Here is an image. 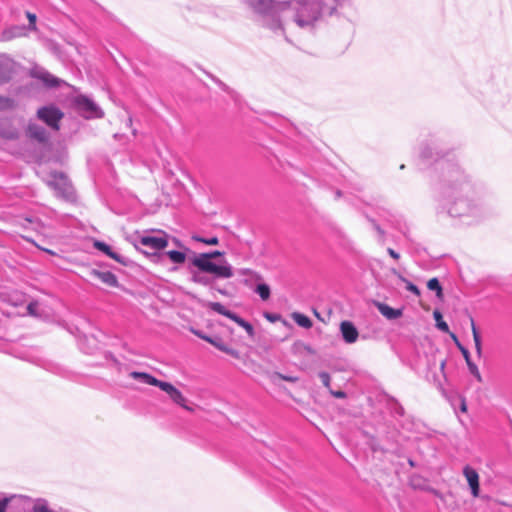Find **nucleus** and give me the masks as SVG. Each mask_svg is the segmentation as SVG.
<instances>
[{
  "label": "nucleus",
  "instance_id": "52",
  "mask_svg": "<svg viewBox=\"0 0 512 512\" xmlns=\"http://www.w3.org/2000/svg\"><path fill=\"white\" fill-rule=\"evenodd\" d=\"M340 196H341V191H337V192H336V197L338 198V197H340Z\"/></svg>",
  "mask_w": 512,
  "mask_h": 512
},
{
  "label": "nucleus",
  "instance_id": "19",
  "mask_svg": "<svg viewBox=\"0 0 512 512\" xmlns=\"http://www.w3.org/2000/svg\"><path fill=\"white\" fill-rule=\"evenodd\" d=\"M199 269L198 271H191V281L203 286H209L212 283V278L203 274Z\"/></svg>",
  "mask_w": 512,
  "mask_h": 512
},
{
  "label": "nucleus",
  "instance_id": "32",
  "mask_svg": "<svg viewBox=\"0 0 512 512\" xmlns=\"http://www.w3.org/2000/svg\"><path fill=\"white\" fill-rule=\"evenodd\" d=\"M0 136L4 139L13 140L18 138V131L14 128H9L7 130H1Z\"/></svg>",
  "mask_w": 512,
  "mask_h": 512
},
{
  "label": "nucleus",
  "instance_id": "4",
  "mask_svg": "<svg viewBox=\"0 0 512 512\" xmlns=\"http://www.w3.org/2000/svg\"><path fill=\"white\" fill-rule=\"evenodd\" d=\"M158 233L159 236L149 233L140 235L133 243L137 250L143 252L153 262H160L163 259L164 254L159 253V251L168 246V235L163 231Z\"/></svg>",
  "mask_w": 512,
  "mask_h": 512
},
{
  "label": "nucleus",
  "instance_id": "44",
  "mask_svg": "<svg viewBox=\"0 0 512 512\" xmlns=\"http://www.w3.org/2000/svg\"><path fill=\"white\" fill-rule=\"evenodd\" d=\"M388 254L395 260H398L400 258L399 253H397L394 249L388 248L387 249Z\"/></svg>",
  "mask_w": 512,
  "mask_h": 512
},
{
  "label": "nucleus",
  "instance_id": "21",
  "mask_svg": "<svg viewBox=\"0 0 512 512\" xmlns=\"http://www.w3.org/2000/svg\"><path fill=\"white\" fill-rule=\"evenodd\" d=\"M167 256L174 264H183L186 260V254L181 251L171 250L163 253Z\"/></svg>",
  "mask_w": 512,
  "mask_h": 512
},
{
  "label": "nucleus",
  "instance_id": "41",
  "mask_svg": "<svg viewBox=\"0 0 512 512\" xmlns=\"http://www.w3.org/2000/svg\"><path fill=\"white\" fill-rule=\"evenodd\" d=\"M455 345L457 346V348L460 350L461 354L463 355L464 358H467L468 354L470 353L468 351V349L466 347H464L460 341L455 343Z\"/></svg>",
  "mask_w": 512,
  "mask_h": 512
},
{
  "label": "nucleus",
  "instance_id": "9",
  "mask_svg": "<svg viewBox=\"0 0 512 512\" xmlns=\"http://www.w3.org/2000/svg\"><path fill=\"white\" fill-rule=\"evenodd\" d=\"M162 391L166 392L170 399L177 405L181 406L187 411H192V408L186 404L187 399L184 397L182 392L178 390L175 386H173L169 382L162 381L160 386L158 387Z\"/></svg>",
  "mask_w": 512,
  "mask_h": 512
},
{
  "label": "nucleus",
  "instance_id": "16",
  "mask_svg": "<svg viewBox=\"0 0 512 512\" xmlns=\"http://www.w3.org/2000/svg\"><path fill=\"white\" fill-rule=\"evenodd\" d=\"M129 376L135 380L141 381L145 384L152 385L159 387L161 384V380H158L154 376L146 373V372H138V371H132Z\"/></svg>",
  "mask_w": 512,
  "mask_h": 512
},
{
  "label": "nucleus",
  "instance_id": "30",
  "mask_svg": "<svg viewBox=\"0 0 512 512\" xmlns=\"http://www.w3.org/2000/svg\"><path fill=\"white\" fill-rule=\"evenodd\" d=\"M192 239L196 242H201V243H204L206 245H217L219 243V239L215 236L213 237H209V238H205V237H201L199 235H193L192 236Z\"/></svg>",
  "mask_w": 512,
  "mask_h": 512
},
{
  "label": "nucleus",
  "instance_id": "1",
  "mask_svg": "<svg viewBox=\"0 0 512 512\" xmlns=\"http://www.w3.org/2000/svg\"><path fill=\"white\" fill-rule=\"evenodd\" d=\"M259 24L276 35L285 36L288 27L312 28L325 16L352 6L353 0H243Z\"/></svg>",
  "mask_w": 512,
  "mask_h": 512
},
{
  "label": "nucleus",
  "instance_id": "25",
  "mask_svg": "<svg viewBox=\"0 0 512 512\" xmlns=\"http://www.w3.org/2000/svg\"><path fill=\"white\" fill-rule=\"evenodd\" d=\"M26 498L24 495L12 494L10 496L0 498V512H6L7 506L14 500H20Z\"/></svg>",
  "mask_w": 512,
  "mask_h": 512
},
{
  "label": "nucleus",
  "instance_id": "27",
  "mask_svg": "<svg viewBox=\"0 0 512 512\" xmlns=\"http://www.w3.org/2000/svg\"><path fill=\"white\" fill-rule=\"evenodd\" d=\"M433 316L436 320V327L444 333H449V326L445 321H443L442 314L438 310H435Z\"/></svg>",
  "mask_w": 512,
  "mask_h": 512
},
{
  "label": "nucleus",
  "instance_id": "11",
  "mask_svg": "<svg viewBox=\"0 0 512 512\" xmlns=\"http://www.w3.org/2000/svg\"><path fill=\"white\" fill-rule=\"evenodd\" d=\"M463 474L469 484L471 489V493L474 497L479 495V475L477 471L470 466H465L463 469Z\"/></svg>",
  "mask_w": 512,
  "mask_h": 512
},
{
  "label": "nucleus",
  "instance_id": "28",
  "mask_svg": "<svg viewBox=\"0 0 512 512\" xmlns=\"http://www.w3.org/2000/svg\"><path fill=\"white\" fill-rule=\"evenodd\" d=\"M255 292L260 296L262 300H267L270 297V287L265 283H259L256 286Z\"/></svg>",
  "mask_w": 512,
  "mask_h": 512
},
{
  "label": "nucleus",
  "instance_id": "20",
  "mask_svg": "<svg viewBox=\"0 0 512 512\" xmlns=\"http://www.w3.org/2000/svg\"><path fill=\"white\" fill-rule=\"evenodd\" d=\"M470 322H471V330H472V334H473V340H474V344H475V350H476L478 356H480L482 353L481 337H480L478 329L475 325L474 319L470 318Z\"/></svg>",
  "mask_w": 512,
  "mask_h": 512
},
{
  "label": "nucleus",
  "instance_id": "46",
  "mask_svg": "<svg viewBox=\"0 0 512 512\" xmlns=\"http://www.w3.org/2000/svg\"><path fill=\"white\" fill-rule=\"evenodd\" d=\"M373 225H374V228L376 229V231L381 235L383 236L384 235V231L380 228V226L378 224H376L374 221H373Z\"/></svg>",
  "mask_w": 512,
  "mask_h": 512
},
{
  "label": "nucleus",
  "instance_id": "49",
  "mask_svg": "<svg viewBox=\"0 0 512 512\" xmlns=\"http://www.w3.org/2000/svg\"><path fill=\"white\" fill-rule=\"evenodd\" d=\"M205 341H207L208 343L212 344V342H214V341H215V338H212V337H210V336H207V337L205 338Z\"/></svg>",
  "mask_w": 512,
  "mask_h": 512
},
{
  "label": "nucleus",
  "instance_id": "18",
  "mask_svg": "<svg viewBox=\"0 0 512 512\" xmlns=\"http://www.w3.org/2000/svg\"><path fill=\"white\" fill-rule=\"evenodd\" d=\"M94 246L96 249L103 252L108 257L116 260L117 262H122V260L120 259V256L117 253L113 252L111 247L108 244H106L105 242L96 241L94 243Z\"/></svg>",
  "mask_w": 512,
  "mask_h": 512
},
{
  "label": "nucleus",
  "instance_id": "14",
  "mask_svg": "<svg viewBox=\"0 0 512 512\" xmlns=\"http://www.w3.org/2000/svg\"><path fill=\"white\" fill-rule=\"evenodd\" d=\"M29 137L39 141L46 142L48 140V134L45 128L37 124H29L27 128Z\"/></svg>",
  "mask_w": 512,
  "mask_h": 512
},
{
  "label": "nucleus",
  "instance_id": "56",
  "mask_svg": "<svg viewBox=\"0 0 512 512\" xmlns=\"http://www.w3.org/2000/svg\"><path fill=\"white\" fill-rule=\"evenodd\" d=\"M221 86L223 87V89H224V90L226 89L225 84H222V83H221Z\"/></svg>",
  "mask_w": 512,
  "mask_h": 512
},
{
  "label": "nucleus",
  "instance_id": "38",
  "mask_svg": "<svg viewBox=\"0 0 512 512\" xmlns=\"http://www.w3.org/2000/svg\"><path fill=\"white\" fill-rule=\"evenodd\" d=\"M37 308H38V303L31 302L27 306V311L30 315H37Z\"/></svg>",
  "mask_w": 512,
  "mask_h": 512
},
{
  "label": "nucleus",
  "instance_id": "43",
  "mask_svg": "<svg viewBox=\"0 0 512 512\" xmlns=\"http://www.w3.org/2000/svg\"><path fill=\"white\" fill-rule=\"evenodd\" d=\"M278 377L285 380V381H289V382H296L298 380L297 377H293V376H285V375H282V374H278Z\"/></svg>",
  "mask_w": 512,
  "mask_h": 512
},
{
  "label": "nucleus",
  "instance_id": "31",
  "mask_svg": "<svg viewBox=\"0 0 512 512\" xmlns=\"http://www.w3.org/2000/svg\"><path fill=\"white\" fill-rule=\"evenodd\" d=\"M15 107V101L9 97L0 96V110H10Z\"/></svg>",
  "mask_w": 512,
  "mask_h": 512
},
{
  "label": "nucleus",
  "instance_id": "45",
  "mask_svg": "<svg viewBox=\"0 0 512 512\" xmlns=\"http://www.w3.org/2000/svg\"><path fill=\"white\" fill-rule=\"evenodd\" d=\"M265 318L268 319L269 321L271 322H275L276 320L279 319V316L276 315V314H270V313H266L265 314Z\"/></svg>",
  "mask_w": 512,
  "mask_h": 512
},
{
  "label": "nucleus",
  "instance_id": "22",
  "mask_svg": "<svg viewBox=\"0 0 512 512\" xmlns=\"http://www.w3.org/2000/svg\"><path fill=\"white\" fill-rule=\"evenodd\" d=\"M10 78V62L0 58V83L8 81Z\"/></svg>",
  "mask_w": 512,
  "mask_h": 512
},
{
  "label": "nucleus",
  "instance_id": "39",
  "mask_svg": "<svg viewBox=\"0 0 512 512\" xmlns=\"http://www.w3.org/2000/svg\"><path fill=\"white\" fill-rule=\"evenodd\" d=\"M422 156L426 159H434V155L433 153L430 151V149H425L423 152H422ZM439 157V153L437 152L436 153V157H435V160H437Z\"/></svg>",
  "mask_w": 512,
  "mask_h": 512
},
{
  "label": "nucleus",
  "instance_id": "17",
  "mask_svg": "<svg viewBox=\"0 0 512 512\" xmlns=\"http://www.w3.org/2000/svg\"><path fill=\"white\" fill-rule=\"evenodd\" d=\"M24 35V27L13 26L4 30L1 34L0 40L9 41L13 38L21 37Z\"/></svg>",
  "mask_w": 512,
  "mask_h": 512
},
{
  "label": "nucleus",
  "instance_id": "7",
  "mask_svg": "<svg viewBox=\"0 0 512 512\" xmlns=\"http://www.w3.org/2000/svg\"><path fill=\"white\" fill-rule=\"evenodd\" d=\"M207 306L213 310L214 312H217L218 314H221L223 316H226L227 318L231 319L235 323H237L239 326L245 329V331L248 333L249 336L254 335V328L253 326L248 323L246 320L235 314L234 312L228 310L224 305H222L219 302H208Z\"/></svg>",
  "mask_w": 512,
  "mask_h": 512
},
{
  "label": "nucleus",
  "instance_id": "29",
  "mask_svg": "<svg viewBox=\"0 0 512 512\" xmlns=\"http://www.w3.org/2000/svg\"><path fill=\"white\" fill-rule=\"evenodd\" d=\"M427 287L429 290L431 291H435L436 292V295L437 297H442V287L440 285V282L437 278H431L428 282H427Z\"/></svg>",
  "mask_w": 512,
  "mask_h": 512
},
{
  "label": "nucleus",
  "instance_id": "36",
  "mask_svg": "<svg viewBox=\"0 0 512 512\" xmlns=\"http://www.w3.org/2000/svg\"><path fill=\"white\" fill-rule=\"evenodd\" d=\"M212 345L214 347H216L217 349H219L220 351L222 352H225V350L227 349V345L218 337L215 338V341L212 342Z\"/></svg>",
  "mask_w": 512,
  "mask_h": 512
},
{
  "label": "nucleus",
  "instance_id": "3",
  "mask_svg": "<svg viewBox=\"0 0 512 512\" xmlns=\"http://www.w3.org/2000/svg\"><path fill=\"white\" fill-rule=\"evenodd\" d=\"M223 255L224 252L218 250L201 253L192 259V265L201 272L212 274L215 278L228 279L234 275L232 266L226 260L219 265L211 261L213 258Z\"/></svg>",
  "mask_w": 512,
  "mask_h": 512
},
{
  "label": "nucleus",
  "instance_id": "50",
  "mask_svg": "<svg viewBox=\"0 0 512 512\" xmlns=\"http://www.w3.org/2000/svg\"><path fill=\"white\" fill-rule=\"evenodd\" d=\"M445 364H446V361H445V360H442V361L440 362V370H441L442 372L444 371Z\"/></svg>",
  "mask_w": 512,
  "mask_h": 512
},
{
  "label": "nucleus",
  "instance_id": "40",
  "mask_svg": "<svg viewBox=\"0 0 512 512\" xmlns=\"http://www.w3.org/2000/svg\"><path fill=\"white\" fill-rule=\"evenodd\" d=\"M330 394L335 397V398H339V399H344L346 398V393L344 391H334L332 389L329 390Z\"/></svg>",
  "mask_w": 512,
  "mask_h": 512
},
{
  "label": "nucleus",
  "instance_id": "15",
  "mask_svg": "<svg viewBox=\"0 0 512 512\" xmlns=\"http://www.w3.org/2000/svg\"><path fill=\"white\" fill-rule=\"evenodd\" d=\"M91 274L110 287L118 286L117 277L110 271L93 270Z\"/></svg>",
  "mask_w": 512,
  "mask_h": 512
},
{
  "label": "nucleus",
  "instance_id": "54",
  "mask_svg": "<svg viewBox=\"0 0 512 512\" xmlns=\"http://www.w3.org/2000/svg\"><path fill=\"white\" fill-rule=\"evenodd\" d=\"M128 122H129V125H131V123H132V119H131V118H129V119H128Z\"/></svg>",
  "mask_w": 512,
  "mask_h": 512
},
{
  "label": "nucleus",
  "instance_id": "37",
  "mask_svg": "<svg viewBox=\"0 0 512 512\" xmlns=\"http://www.w3.org/2000/svg\"><path fill=\"white\" fill-rule=\"evenodd\" d=\"M225 353L229 354L233 358L241 359V353L238 350H236V349L230 348L229 346L225 350Z\"/></svg>",
  "mask_w": 512,
  "mask_h": 512
},
{
  "label": "nucleus",
  "instance_id": "55",
  "mask_svg": "<svg viewBox=\"0 0 512 512\" xmlns=\"http://www.w3.org/2000/svg\"><path fill=\"white\" fill-rule=\"evenodd\" d=\"M409 464H410L411 466H414V463H413V461H411V460L409 461Z\"/></svg>",
  "mask_w": 512,
  "mask_h": 512
},
{
  "label": "nucleus",
  "instance_id": "47",
  "mask_svg": "<svg viewBox=\"0 0 512 512\" xmlns=\"http://www.w3.org/2000/svg\"><path fill=\"white\" fill-rule=\"evenodd\" d=\"M195 335H197L199 338L205 340V338L207 337V335L203 334L202 332L200 331H194Z\"/></svg>",
  "mask_w": 512,
  "mask_h": 512
},
{
  "label": "nucleus",
  "instance_id": "26",
  "mask_svg": "<svg viewBox=\"0 0 512 512\" xmlns=\"http://www.w3.org/2000/svg\"><path fill=\"white\" fill-rule=\"evenodd\" d=\"M467 364V367L469 369V372L479 381H482L481 374L479 372V369L477 365L471 360L470 353L468 354L467 358H464Z\"/></svg>",
  "mask_w": 512,
  "mask_h": 512
},
{
  "label": "nucleus",
  "instance_id": "8",
  "mask_svg": "<svg viewBox=\"0 0 512 512\" xmlns=\"http://www.w3.org/2000/svg\"><path fill=\"white\" fill-rule=\"evenodd\" d=\"M37 116L54 130L59 129V121L63 117V113L56 107L46 106L37 111Z\"/></svg>",
  "mask_w": 512,
  "mask_h": 512
},
{
  "label": "nucleus",
  "instance_id": "2",
  "mask_svg": "<svg viewBox=\"0 0 512 512\" xmlns=\"http://www.w3.org/2000/svg\"><path fill=\"white\" fill-rule=\"evenodd\" d=\"M435 212L463 225H476L489 215L481 186L474 183L458 165H447L435 198Z\"/></svg>",
  "mask_w": 512,
  "mask_h": 512
},
{
  "label": "nucleus",
  "instance_id": "48",
  "mask_svg": "<svg viewBox=\"0 0 512 512\" xmlns=\"http://www.w3.org/2000/svg\"><path fill=\"white\" fill-rule=\"evenodd\" d=\"M450 336H451L452 340L454 341V343L459 342L458 337L454 333H450Z\"/></svg>",
  "mask_w": 512,
  "mask_h": 512
},
{
  "label": "nucleus",
  "instance_id": "23",
  "mask_svg": "<svg viewBox=\"0 0 512 512\" xmlns=\"http://www.w3.org/2000/svg\"><path fill=\"white\" fill-rule=\"evenodd\" d=\"M392 273L394 275H396L402 282H404L406 284V290H408L409 292L413 293L414 295L416 296H420V290L419 288L413 284L412 282H410L409 280H407L405 277H403L397 270L393 269L392 270Z\"/></svg>",
  "mask_w": 512,
  "mask_h": 512
},
{
  "label": "nucleus",
  "instance_id": "35",
  "mask_svg": "<svg viewBox=\"0 0 512 512\" xmlns=\"http://www.w3.org/2000/svg\"><path fill=\"white\" fill-rule=\"evenodd\" d=\"M26 16L29 20V29L35 30L36 29V19H37L36 15L31 12H27Z\"/></svg>",
  "mask_w": 512,
  "mask_h": 512
},
{
  "label": "nucleus",
  "instance_id": "24",
  "mask_svg": "<svg viewBox=\"0 0 512 512\" xmlns=\"http://www.w3.org/2000/svg\"><path fill=\"white\" fill-rule=\"evenodd\" d=\"M293 320L299 325L300 327L309 329L312 327L313 323L309 317H307L304 314L301 313H294L293 314Z\"/></svg>",
  "mask_w": 512,
  "mask_h": 512
},
{
  "label": "nucleus",
  "instance_id": "5",
  "mask_svg": "<svg viewBox=\"0 0 512 512\" xmlns=\"http://www.w3.org/2000/svg\"><path fill=\"white\" fill-rule=\"evenodd\" d=\"M47 184L56 192L58 197L69 200L74 195L73 187L70 181L62 172H52L50 174V179L47 181Z\"/></svg>",
  "mask_w": 512,
  "mask_h": 512
},
{
  "label": "nucleus",
  "instance_id": "51",
  "mask_svg": "<svg viewBox=\"0 0 512 512\" xmlns=\"http://www.w3.org/2000/svg\"><path fill=\"white\" fill-rule=\"evenodd\" d=\"M461 411H463V412L466 411V403L464 400H462V403H461Z\"/></svg>",
  "mask_w": 512,
  "mask_h": 512
},
{
  "label": "nucleus",
  "instance_id": "10",
  "mask_svg": "<svg viewBox=\"0 0 512 512\" xmlns=\"http://www.w3.org/2000/svg\"><path fill=\"white\" fill-rule=\"evenodd\" d=\"M340 332L342 335L343 340L348 343L352 344L357 341L359 332L355 325L350 321H342L340 324Z\"/></svg>",
  "mask_w": 512,
  "mask_h": 512
},
{
  "label": "nucleus",
  "instance_id": "6",
  "mask_svg": "<svg viewBox=\"0 0 512 512\" xmlns=\"http://www.w3.org/2000/svg\"><path fill=\"white\" fill-rule=\"evenodd\" d=\"M75 105L85 118H101L104 115L102 109L87 96H77L75 98Z\"/></svg>",
  "mask_w": 512,
  "mask_h": 512
},
{
  "label": "nucleus",
  "instance_id": "53",
  "mask_svg": "<svg viewBox=\"0 0 512 512\" xmlns=\"http://www.w3.org/2000/svg\"><path fill=\"white\" fill-rule=\"evenodd\" d=\"M174 241H175L176 245L181 246V244L178 240L174 239Z\"/></svg>",
  "mask_w": 512,
  "mask_h": 512
},
{
  "label": "nucleus",
  "instance_id": "12",
  "mask_svg": "<svg viewBox=\"0 0 512 512\" xmlns=\"http://www.w3.org/2000/svg\"><path fill=\"white\" fill-rule=\"evenodd\" d=\"M32 76L41 80L48 87H57L62 83V80L53 76L44 69H34L32 71Z\"/></svg>",
  "mask_w": 512,
  "mask_h": 512
},
{
  "label": "nucleus",
  "instance_id": "13",
  "mask_svg": "<svg viewBox=\"0 0 512 512\" xmlns=\"http://www.w3.org/2000/svg\"><path fill=\"white\" fill-rule=\"evenodd\" d=\"M378 311L388 320H395L402 316V309H395L385 303H376Z\"/></svg>",
  "mask_w": 512,
  "mask_h": 512
},
{
  "label": "nucleus",
  "instance_id": "34",
  "mask_svg": "<svg viewBox=\"0 0 512 512\" xmlns=\"http://www.w3.org/2000/svg\"><path fill=\"white\" fill-rule=\"evenodd\" d=\"M318 376H319V378H320V380H321L322 384H323L326 388H328V389L330 390V381H331L330 375H329L327 372L322 371V372H320V373H319V375H318Z\"/></svg>",
  "mask_w": 512,
  "mask_h": 512
},
{
  "label": "nucleus",
  "instance_id": "42",
  "mask_svg": "<svg viewBox=\"0 0 512 512\" xmlns=\"http://www.w3.org/2000/svg\"><path fill=\"white\" fill-rule=\"evenodd\" d=\"M455 345L457 346V348L460 350L461 354L463 355L464 358H467L468 354L470 353L468 351V349L466 347H464L460 341L455 343Z\"/></svg>",
  "mask_w": 512,
  "mask_h": 512
},
{
  "label": "nucleus",
  "instance_id": "33",
  "mask_svg": "<svg viewBox=\"0 0 512 512\" xmlns=\"http://www.w3.org/2000/svg\"><path fill=\"white\" fill-rule=\"evenodd\" d=\"M240 274L241 275H249L251 277V279H254L256 281H260L262 280V277L260 274L250 270V269H241L240 270Z\"/></svg>",
  "mask_w": 512,
  "mask_h": 512
}]
</instances>
